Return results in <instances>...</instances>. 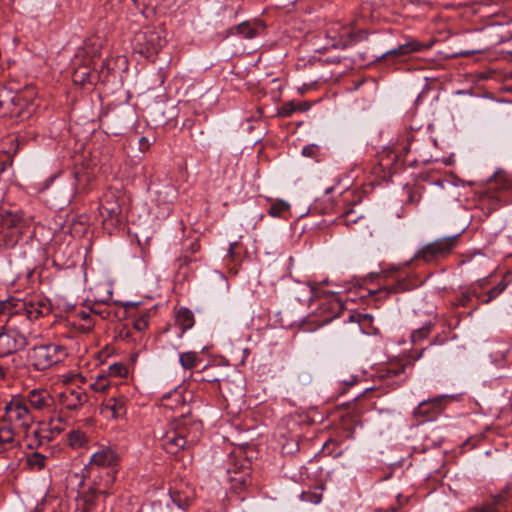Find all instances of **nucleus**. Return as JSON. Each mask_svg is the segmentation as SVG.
Masks as SVG:
<instances>
[{
  "mask_svg": "<svg viewBox=\"0 0 512 512\" xmlns=\"http://www.w3.org/2000/svg\"><path fill=\"white\" fill-rule=\"evenodd\" d=\"M110 385L111 381L105 375H99L96 380L90 384V387L96 392H104Z\"/></svg>",
  "mask_w": 512,
  "mask_h": 512,
  "instance_id": "e433bc0d",
  "label": "nucleus"
},
{
  "mask_svg": "<svg viewBox=\"0 0 512 512\" xmlns=\"http://www.w3.org/2000/svg\"><path fill=\"white\" fill-rule=\"evenodd\" d=\"M306 107L303 105H297L293 101L287 102L282 105L278 110V115L281 117H291L296 111H305Z\"/></svg>",
  "mask_w": 512,
  "mask_h": 512,
  "instance_id": "f704fd0d",
  "label": "nucleus"
},
{
  "mask_svg": "<svg viewBox=\"0 0 512 512\" xmlns=\"http://www.w3.org/2000/svg\"><path fill=\"white\" fill-rule=\"evenodd\" d=\"M301 498L303 501H309L318 504L321 501V495L311 492H302Z\"/></svg>",
  "mask_w": 512,
  "mask_h": 512,
  "instance_id": "49530a36",
  "label": "nucleus"
},
{
  "mask_svg": "<svg viewBox=\"0 0 512 512\" xmlns=\"http://www.w3.org/2000/svg\"><path fill=\"white\" fill-rule=\"evenodd\" d=\"M15 440V429L11 426H4L0 428V449H5Z\"/></svg>",
  "mask_w": 512,
  "mask_h": 512,
  "instance_id": "2f4dec72",
  "label": "nucleus"
},
{
  "mask_svg": "<svg viewBox=\"0 0 512 512\" xmlns=\"http://www.w3.org/2000/svg\"><path fill=\"white\" fill-rule=\"evenodd\" d=\"M290 209V204L284 200H276L274 201L269 210L268 214L271 217H282L285 212H287Z\"/></svg>",
  "mask_w": 512,
  "mask_h": 512,
  "instance_id": "473e14b6",
  "label": "nucleus"
},
{
  "mask_svg": "<svg viewBox=\"0 0 512 512\" xmlns=\"http://www.w3.org/2000/svg\"><path fill=\"white\" fill-rule=\"evenodd\" d=\"M259 26L250 22H242L235 27L237 34L242 35L246 39H253L258 35Z\"/></svg>",
  "mask_w": 512,
  "mask_h": 512,
  "instance_id": "c85d7f7f",
  "label": "nucleus"
},
{
  "mask_svg": "<svg viewBox=\"0 0 512 512\" xmlns=\"http://www.w3.org/2000/svg\"><path fill=\"white\" fill-rule=\"evenodd\" d=\"M51 302L45 297L30 301L9 299L0 301V317H6L5 325L0 326V357L23 350L27 334L33 321L51 312Z\"/></svg>",
  "mask_w": 512,
  "mask_h": 512,
  "instance_id": "f257e3e1",
  "label": "nucleus"
},
{
  "mask_svg": "<svg viewBox=\"0 0 512 512\" xmlns=\"http://www.w3.org/2000/svg\"><path fill=\"white\" fill-rule=\"evenodd\" d=\"M4 403L0 401V412L3 410Z\"/></svg>",
  "mask_w": 512,
  "mask_h": 512,
  "instance_id": "0e129e2a",
  "label": "nucleus"
},
{
  "mask_svg": "<svg viewBox=\"0 0 512 512\" xmlns=\"http://www.w3.org/2000/svg\"><path fill=\"white\" fill-rule=\"evenodd\" d=\"M355 381H356V378H353L351 381L343 380L344 383L350 384V385L354 384Z\"/></svg>",
  "mask_w": 512,
  "mask_h": 512,
  "instance_id": "e2e57ef3",
  "label": "nucleus"
},
{
  "mask_svg": "<svg viewBox=\"0 0 512 512\" xmlns=\"http://www.w3.org/2000/svg\"><path fill=\"white\" fill-rule=\"evenodd\" d=\"M445 400V396H438L429 400H423L415 408L414 414L416 416H422L426 418V420H431L435 415L442 411Z\"/></svg>",
  "mask_w": 512,
  "mask_h": 512,
  "instance_id": "a211bd4d",
  "label": "nucleus"
},
{
  "mask_svg": "<svg viewBox=\"0 0 512 512\" xmlns=\"http://www.w3.org/2000/svg\"><path fill=\"white\" fill-rule=\"evenodd\" d=\"M46 461L47 456L39 452H32L26 457V464L33 471L42 470L46 465Z\"/></svg>",
  "mask_w": 512,
  "mask_h": 512,
  "instance_id": "bb28decb",
  "label": "nucleus"
},
{
  "mask_svg": "<svg viewBox=\"0 0 512 512\" xmlns=\"http://www.w3.org/2000/svg\"><path fill=\"white\" fill-rule=\"evenodd\" d=\"M491 179H494V180H496V181L501 180V181H502L501 188H503V189H506V188H510V187H512V183L510 182V180H509V178H508L507 174H506V173H505V171H503V170H498V171H496V172L493 174V176H492V178H491Z\"/></svg>",
  "mask_w": 512,
  "mask_h": 512,
  "instance_id": "a19ab883",
  "label": "nucleus"
},
{
  "mask_svg": "<svg viewBox=\"0 0 512 512\" xmlns=\"http://www.w3.org/2000/svg\"><path fill=\"white\" fill-rule=\"evenodd\" d=\"M57 401L63 409L78 411L89 401V396L81 387L68 386L58 393Z\"/></svg>",
  "mask_w": 512,
  "mask_h": 512,
  "instance_id": "9b49d317",
  "label": "nucleus"
},
{
  "mask_svg": "<svg viewBox=\"0 0 512 512\" xmlns=\"http://www.w3.org/2000/svg\"><path fill=\"white\" fill-rule=\"evenodd\" d=\"M90 310L89 311H85V310H80L78 312V316L82 319V320H88L90 318Z\"/></svg>",
  "mask_w": 512,
  "mask_h": 512,
  "instance_id": "6e6d98bb",
  "label": "nucleus"
},
{
  "mask_svg": "<svg viewBox=\"0 0 512 512\" xmlns=\"http://www.w3.org/2000/svg\"><path fill=\"white\" fill-rule=\"evenodd\" d=\"M142 512H167L160 503H153Z\"/></svg>",
  "mask_w": 512,
  "mask_h": 512,
  "instance_id": "3c124183",
  "label": "nucleus"
},
{
  "mask_svg": "<svg viewBox=\"0 0 512 512\" xmlns=\"http://www.w3.org/2000/svg\"><path fill=\"white\" fill-rule=\"evenodd\" d=\"M408 193H409V195H408V202H410V203H417L418 200H419V195L416 192L412 191V190H409Z\"/></svg>",
  "mask_w": 512,
  "mask_h": 512,
  "instance_id": "603ef678",
  "label": "nucleus"
},
{
  "mask_svg": "<svg viewBox=\"0 0 512 512\" xmlns=\"http://www.w3.org/2000/svg\"><path fill=\"white\" fill-rule=\"evenodd\" d=\"M90 312L99 315L102 319H107L109 317V312L107 311V307L105 306V302L103 303H94L90 307Z\"/></svg>",
  "mask_w": 512,
  "mask_h": 512,
  "instance_id": "ea45409f",
  "label": "nucleus"
},
{
  "mask_svg": "<svg viewBox=\"0 0 512 512\" xmlns=\"http://www.w3.org/2000/svg\"><path fill=\"white\" fill-rule=\"evenodd\" d=\"M472 302H473V300L469 294V290L467 287L457 296L454 304L456 306L470 307V306H472Z\"/></svg>",
  "mask_w": 512,
  "mask_h": 512,
  "instance_id": "58836bf2",
  "label": "nucleus"
},
{
  "mask_svg": "<svg viewBox=\"0 0 512 512\" xmlns=\"http://www.w3.org/2000/svg\"><path fill=\"white\" fill-rule=\"evenodd\" d=\"M495 507L493 504H484L481 507H472L467 512H494Z\"/></svg>",
  "mask_w": 512,
  "mask_h": 512,
  "instance_id": "8fccbe9b",
  "label": "nucleus"
},
{
  "mask_svg": "<svg viewBox=\"0 0 512 512\" xmlns=\"http://www.w3.org/2000/svg\"><path fill=\"white\" fill-rule=\"evenodd\" d=\"M160 445L169 454H177L179 451L189 448L173 427L161 437Z\"/></svg>",
  "mask_w": 512,
  "mask_h": 512,
  "instance_id": "aec40b11",
  "label": "nucleus"
},
{
  "mask_svg": "<svg viewBox=\"0 0 512 512\" xmlns=\"http://www.w3.org/2000/svg\"><path fill=\"white\" fill-rule=\"evenodd\" d=\"M170 497L173 503L181 510L188 509L195 499L194 489L184 485L170 489Z\"/></svg>",
  "mask_w": 512,
  "mask_h": 512,
  "instance_id": "6ab92c4d",
  "label": "nucleus"
},
{
  "mask_svg": "<svg viewBox=\"0 0 512 512\" xmlns=\"http://www.w3.org/2000/svg\"><path fill=\"white\" fill-rule=\"evenodd\" d=\"M100 413L107 419H122L126 416V398L123 396L107 398L101 405Z\"/></svg>",
  "mask_w": 512,
  "mask_h": 512,
  "instance_id": "4468645a",
  "label": "nucleus"
},
{
  "mask_svg": "<svg viewBox=\"0 0 512 512\" xmlns=\"http://www.w3.org/2000/svg\"><path fill=\"white\" fill-rule=\"evenodd\" d=\"M165 44L166 39L155 29L139 31L133 39L134 51L146 58L156 55Z\"/></svg>",
  "mask_w": 512,
  "mask_h": 512,
  "instance_id": "6e6552de",
  "label": "nucleus"
},
{
  "mask_svg": "<svg viewBox=\"0 0 512 512\" xmlns=\"http://www.w3.org/2000/svg\"><path fill=\"white\" fill-rule=\"evenodd\" d=\"M175 321L179 328L182 330V332H185L186 330L194 326V314L188 308L182 307L178 310Z\"/></svg>",
  "mask_w": 512,
  "mask_h": 512,
  "instance_id": "393cba45",
  "label": "nucleus"
},
{
  "mask_svg": "<svg viewBox=\"0 0 512 512\" xmlns=\"http://www.w3.org/2000/svg\"><path fill=\"white\" fill-rule=\"evenodd\" d=\"M121 466V455L113 446L99 445L85 465V472L96 485L111 487Z\"/></svg>",
  "mask_w": 512,
  "mask_h": 512,
  "instance_id": "f03ea898",
  "label": "nucleus"
},
{
  "mask_svg": "<svg viewBox=\"0 0 512 512\" xmlns=\"http://www.w3.org/2000/svg\"><path fill=\"white\" fill-rule=\"evenodd\" d=\"M68 357V350L64 345L49 343L33 347L28 355L31 365L37 371H44L63 362Z\"/></svg>",
  "mask_w": 512,
  "mask_h": 512,
  "instance_id": "0eeeda50",
  "label": "nucleus"
},
{
  "mask_svg": "<svg viewBox=\"0 0 512 512\" xmlns=\"http://www.w3.org/2000/svg\"><path fill=\"white\" fill-rule=\"evenodd\" d=\"M410 289V283L406 278L397 279L395 283L380 287L372 293L376 295L377 299H384L391 294L404 292Z\"/></svg>",
  "mask_w": 512,
  "mask_h": 512,
  "instance_id": "5701e85b",
  "label": "nucleus"
},
{
  "mask_svg": "<svg viewBox=\"0 0 512 512\" xmlns=\"http://www.w3.org/2000/svg\"><path fill=\"white\" fill-rule=\"evenodd\" d=\"M162 194H165L163 201L167 202V203H171L176 197V190H175L174 186L167 185V186H164V191L158 192L159 197Z\"/></svg>",
  "mask_w": 512,
  "mask_h": 512,
  "instance_id": "37998d69",
  "label": "nucleus"
},
{
  "mask_svg": "<svg viewBox=\"0 0 512 512\" xmlns=\"http://www.w3.org/2000/svg\"><path fill=\"white\" fill-rule=\"evenodd\" d=\"M405 365L399 363H392L388 366H384L378 371V377L386 381V384L391 388L399 387L405 380L401 376L404 374Z\"/></svg>",
  "mask_w": 512,
  "mask_h": 512,
  "instance_id": "dca6fc26",
  "label": "nucleus"
},
{
  "mask_svg": "<svg viewBox=\"0 0 512 512\" xmlns=\"http://www.w3.org/2000/svg\"><path fill=\"white\" fill-rule=\"evenodd\" d=\"M73 80L75 83H78L81 85H83L85 83H92L93 74H92L91 69L87 66L76 68L73 73Z\"/></svg>",
  "mask_w": 512,
  "mask_h": 512,
  "instance_id": "c756f323",
  "label": "nucleus"
},
{
  "mask_svg": "<svg viewBox=\"0 0 512 512\" xmlns=\"http://www.w3.org/2000/svg\"><path fill=\"white\" fill-rule=\"evenodd\" d=\"M105 65H106V64H105V62H104V61H102V63H101V70H103V69H104Z\"/></svg>",
  "mask_w": 512,
  "mask_h": 512,
  "instance_id": "69168bd1",
  "label": "nucleus"
},
{
  "mask_svg": "<svg viewBox=\"0 0 512 512\" xmlns=\"http://www.w3.org/2000/svg\"><path fill=\"white\" fill-rule=\"evenodd\" d=\"M110 487H104L101 485H93L77 498V511L79 512H91L94 510L97 500L102 495H107Z\"/></svg>",
  "mask_w": 512,
  "mask_h": 512,
  "instance_id": "ddd939ff",
  "label": "nucleus"
},
{
  "mask_svg": "<svg viewBox=\"0 0 512 512\" xmlns=\"http://www.w3.org/2000/svg\"><path fill=\"white\" fill-rule=\"evenodd\" d=\"M3 410L4 414L0 418L15 430L28 432L34 423L35 416L24 397H13L4 403Z\"/></svg>",
  "mask_w": 512,
  "mask_h": 512,
  "instance_id": "39448f33",
  "label": "nucleus"
},
{
  "mask_svg": "<svg viewBox=\"0 0 512 512\" xmlns=\"http://www.w3.org/2000/svg\"><path fill=\"white\" fill-rule=\"evenodd\" d=\"M343 302L334 294L325 295L316 310L319 326H323L340 316Z\"/></svg>",
  "mask_w": 512,
  "mask_h": 512,
  "instance_id": "9d476101",
  "label": "nucleus"
},
{
  "mask_svg": "<svg viewBox=\"0 0 512 512\" xmlns=\"http://www.w3.org/2000/svg\"><path fill=\"white\" fill-rule=\"evenodd\" d=\"M179 261L181 262V264H180V265H183V264H184V265H187L189 262H191V261H192V259L185 255V256H183V257H180V258H179Z\"/></svg>",
  "mask_w": 512,
  "mask_h": 512,
  "instance_id": "4d7b16f0",
  "label": "nucleus"
},
{
  "mask_svg": "<svg viewBox=\"0 0 512 512\" xmlns=\"http://www.w3.org/2000/svg\"><path fill=\"white\" fill-rule=\"evenodd\" d=\"M434 43H435L434 41L425 43V42H420L418 40L413 39V40H410L402 45H399L395 49H391V50L387 51L385 54H383L382 58H385L388 56L402 57V56L409 55L413 52L426 51V50H429L433 46Z\"/></svg>",
  "mask_w": 512,
  "mask_h": 512,
  "instance_id": "f3484780",
  "label": "nucleus"
},
{
  "mask_svg": "<svg viewBox=\"0 0 512 512\" xmlns=\"http://www.w3.org/2000/svg\"><path fill=\"white\" fill-rule=\"evenodd\" d=\"M425 350L426 349H421L416 356H413L414 360H419L423 356Z\"/></svg>",
  "mask_w": 512,
  "mask_h": 512,
  "instance_id": "bf43d9fd",
  "label": "nucleus"
},
{
  "mask_svg": "<svg viewBox=\"0 0 512 512\" xmlns=\"http://www.w3.org/2000/svg\"><path fill=\"white\" fill-rule=\"evenodd\" d=\"M4 376H5L4 368L2 366H0V380L4 379Z\"/></svg>",
  "mask_w": 512,
  "mask_h": 512,
  "instance_id": "052dcab7",
  "label": "nucleus"
},
{
  "mask_svg": "<svg viewBox=\"0 0 512 512\" xmlns=\"http://www.w3.org/2000/svg\"><path fill=\"white\" fill-rule=\"evenodd\" d=\"M319 146L316 144H309L303 147L302 149V155L304 157L313 158L316 159L319 153Z\"/></svg>",
  "mask_w": 512,
  "mask_h": 512,
  "instance_id": "c03bdc74",
  "label": "nucleus"
},
{
  "mask_svg": "<svg viewBox=\"0 0 512 512\" xmlns=\"http://www.w3.org/2000/svg\"><path fill=\"white\" fill-rule=\"evenodd\" d=\"M133 326L137 331L145 330L148 327V317L146 315H143L137 318L134 321Z\"/></svg>",
  "mask_w": 512,
  "mask_h": 512,
  "instance_id": "a18cd8bd",
  "label": "nucleus"
},
{
  "mask_svg": "<svg viewBox=\"0 0 512 512\" xmlns=\"http://www.w3.org/2000/svg\"><path fill=\"white\" fill-rule=\"evenodd\" d=\"M508 283L505 279L499 281L495 286L486 288L485 296H483L482 304H489L498 298L507 288Z\"/></svg>",
  "mask_w": 512,
  "mask_h": 512,
  "instance_id": "a878e982",
  "label": "nucleus"
},
{
  "mask_svg": "<svg viewBox=\"0 0 512 512\" xmlns=\"http://www.w3.org/2000/svg\"><path fill=\"white\" fill-rule=\"evenodd\" d=\"M154 141H155V138L150 140L148 137L142 136L139 139L140 150L141 151H147L150 148V146L154 143Z\"/></svg>",
  "mask_w": 512,
  "mask_h": 512,
  "instance_id": "09e8293b",
  "label": "nucleus"
},
{
  "mask_svg": "<svg viewBox=\"0 0 512 512\" xmlns=\"http://www.w3.org/2000/svg\"><path fill=\"white\" fill-rule=\"evenodd\" d=\"M5 170V162H0V172H3Z\"/></svg>",
  "mask_w": 512,
  "mask_h": 512,
  "instance_id": "680f3d73",
  "label": "nucleus"
},
{
  "mask_svg": "<svg viewBox=\"0 0 512 512\" xmlns=\"http://www.w3.org/2000/svg\"><path fill=\"white\" fill-rule=\"evenodd\" d=\"M24 398L29 408L41 412L51 411L55 403V399L47 389H33Z\"/></svg>",
  "mask_w": 512,
  "mask_h": 512,
  "instance_id": "f8f14e48",
  "label": "nucleus"
},
{
  "mask_svg": "<svg viewBox=\"0 0 512 512\" xmlns=\"http://www.w3.org/2000/svg\"><path fill=\"white\" fill-rule=\"evenodd\" d=\"M237 246H238L237 242H233L230 244L229 249H228V254L231 258H234L235 249L237 248Z\"/></svg>",
  "mask_w": 512,
  "mask_h": 512,
  "instance_id": "5fc2aeb1",
  "label": "nucleus"
},
{
  "mask_svg": "<svg viewBox=\"0 0 512 512\" xmlns=\"http://www.w3.org/2000/svg\"><path fill=\"white\" fill-rule=\"evenodd\" d=\"M490 283V277H484L471 283L468 286L469 294L473 299L477 300V303L473 306V309H478L479 305L482 304L483 296H485L486 288Z\"/></svg>",
  "mask_w": 512,
  "mask_h": 512,
  "instance_id": "b1692460",
  "label": "nucleus"
},
{
  "mask_svg": "<svg viewBox=\"0 0 512 512\" xmlns=\"http://www.w3.org/2000/svg\"><path fill=\"white\" fill-rule=\"evenodd\" d=\"M128 374L127 367L123 363H113L108 367V375L112 377H125Z\"/></svg>",
  "mask_w": 512,
  "mask_h": 512,
  "instance_id": "4c0bfd02",
  "label": "nucleus"
},
{
  "mask_svg": "<svg viewBox=\"0 0 512 512\" xmlns=\"http://www.w3.org/2000/svg\"><path fill=\"white\" fill-rule=\"evenodd\" d=\"M227 473L229 475L233 474V476L229 478L231 483L230 489L236 494L245 491L251 484L248 467L244 465L237 466L234 464L232 467L229 466Z\"/></svg>",
  "mask_w": 512,
  "mask_h": 512,
  "instance_id": "2eb2a0df",
  "label": "nucleus"
},
{
  "mask_svg": "<svg viewBox=\"0 0 512 512\" xmlns=\"http://www.w3.org/2000/svg\"><path fill=\"white\" fill-rule=\"evenodd\" d=\"M28 438H29L28 446L30 448H33L34 446H41L43 444V439L45 437L41 436V433L38 429H34L31 431V437L28 436Z\"/></svg>",
  "mask_w": 512,
  "mask_h": 512,
  "instance_id": "79ce46f5",
  "label": "nucleus"
},
{
  "mask_svg": "<svg viewBox=\"0 0 512 512\" xmlns=\"http://www.w3.org/2000/svg\"><path fill=\"white\" fill-rule=\"evenodd\" d=\"M326 35L327 38L332 40L331 46L336 49H345L353 42V33L348 27H341L339 32L331 28Z\"/></svg>",
  "mask_w": 512,
  "mask_h": 512,
  "instance_id": "4be33fe9",
  "label": "nucleus"
},
{
  "mask_svg": "<svg viewBox=\"0 0 512 512\" xmlns=\"http://www.w3.org/2000/svg\"><path fill=\"white\" fill-rule=\"evenodd\" d=\"M33 103L22 93L0 87V117L12 121H23L33 112Z\"/></svg>",
  "mask_w": 512,
  "mask_h": 512,
  "instance_id": "7ed1b4c3",
  "label": "nucleus"
},
{
  "mask_svg": "<svg viewBox=\"0 0 512 512\" xmlns=\"http://www.w3.org/2000/svg\"><path fill=\"white\" fill-rule=\"evenodd\" d=\"M362 218L363 216L361 214L356 213V211L353 208H349L341 214L339 221L345 226L351 227L353 224H356Z\"/></svg>",
  "mask_w": 512,
  "mask_h": 512,
  "instance_id": "72a5a7b5",
  "label": "nucleus"
},
{
  "mask_svg": "<svg viewBox=\"0 0 512 512\" xmlns=\"http://www.w3.org/2000/svg\"><path fill=\"white\" fill-rule=\"evenodd\" d=\"M460 234L438 238L423 245L418 249L411 261H423L424 263H438L448 257L457 247Z\"/></svg>",
  "mask_w": 512,
  "mask_h": 512,
  "instance_id": "423d86ee",
  "label": "nucleus"
},
{
  "mask_svg": "<svg viewBox=\"0 0 512 512\" xmlns=\"http://www.w3.org/2000/svg\"><path fill=\"white\" fill-rule=\"evenodd\" d=\"M26 227V221L20 212L0 207V247L14 248Z\"/></svg>",
  "mask_w": 512,
  "mask_h": 512,
  "instance_id": "20e7f679",
  "label": "nucleus"
},
{
  "mask_svg": "<svg viewBox=\"0 0 512 512\" xmlns=\"http://www.w3.org/2000/svg\"><path fill=\"white\" fill-rule=\"evenodd\" d=\"M198 354L194 351L183 352L179 354V361L184 369H193L198 364Z\"/></svg>",
  "mask_w": 512,
  "mask_h": 512,
  "instance_id": "7c9ffc66",
  "label": "nucleus"
},
{
  "mask_svg": "<svg viewBox=\"0 0 512 512\" xmlns=\"http://www.w3.org/2000/svg\"><path fill=\"white\" fill-rule=\"evenodd\" d=\"M106 10H117L123 0H101Z\"/></svg>",
  "mask_w": 512,
  "mask_h": 512,
  "instance_id": "de8ad7c7",
  "label": "nucleus"
},
{
  "mask_svg": "<svg viewBox=\"0 0 512 512\" xmlns=\"http://www.w3.org/2000/svg\"><path fill=\"white\" fill-rule=\"evenodd\" d=\"M397 149L400 154H407L410 151V144H398Z\"/></svg>",
  "mask_w": 512,
  "mask_h": 512,
  "instance_id": "864d4df0",
  "label": "nucleus"
},
{
  "mask_svg": "<svg viewBox=\"0 0 512 512\" xmlns=\"http://www.w3.org/2000/svg\"><path fill=\"white\" fill-rule=\"evenodd\" d=\"M100 216L103 218V223H110L112 226H118L122 222L121 207L116 202H105L99 207Z\"/></svg>",
  "mask_w": 512,
  "mask_h": 512,
  "instance_id": "412c9836",
  "label": "nucleus"
},
{
  "mask_svg": "<svg viewBox=\"0 0 512 512\" xmlns=\"http://www.w3.org/2000/svg\"><path fill=\"white\" fill-rule=\"evenodd\" d=\"M172 427L188 447L199 441L203 430L202 422L191 415H181L175 420Z\"/></svg>",
  "mask_w": 512,
  "mask_h": 512,
  "instance_id": "1a4fd4ad",
  "label": "nucleus"
},
{
  "mask_svg": "<svg viewBox=\"0 0 512 512\" xmlns=\"http://www.w3.org/2000/svg\"><path fill=\"white\" fill-rule=\"evenodd\" d=\"M199 248H200V246L197 242H193L190 247L192 253L197 252L199 250Z\"/></svg>",
  "mask_w": 512,
  "mask_h": 512,
  "instance_id": "13d9d810",
  "label": "nucleus"
},
{
  "mask_svg": "<svg viewBox=\"0 0 512 512\" xmlns=\"http://www.w3.org/2000/svg\"><path fill=\"white\" fill-rule=\"evenodd\" d=\"M67 440L72 448H81L87 443L88 437L83 431L75 429L68 433Z\"/></svg>",
  "mask_w": 512,
  "mask_h": 512,
  "instance_id": "cd10ccee",
  "label": "nucleus"
},
{
  "mask_svg": "<svg viewBox=\"0 0 512 512\" xmlns=\"http://www.w3.org/2000/svg\"><path fill=\"white\" fill-rule=\"evenodd\" d=\"M431 328L432 324L429 322L423 325L421 328L414 330L411 334V340L413 344H417L418 342L426 339L431 332Z\"/></svg>",
  "mask_w": 512,
  "mask_h": 512,
  "instance_id": "c9c22d12",
  "label": "nucleus"
}]
</instances>
